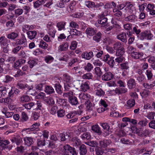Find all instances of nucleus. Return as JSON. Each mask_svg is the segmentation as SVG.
Listing matches in <instances>:
<instances>
[{"mask_svg": "<svg viewBox=\"0 0 155 155\" xmlns=\"http://www.w3.org/2000/svg\"><path fill=\"white\" fill-rule=\"evenodd\" d=\"M85 5L89 8H92L95 7V5L94 3L90 1H86Z\"/></svg>", "mask_w": 155, "mask_h": 155, "instance_id": "obj_39", "label": "nucleus"}, {"mask_svg": "<svg viewBox=\"0 0 155 155\" xmlns=\"http://www.w3.org/2000/svg\"><path fill=\"white\" fill-rule=\"evenodd\" d=\"M8 125L11 126V127L13 128H15L17 127L18 126V124L14 121H8Z\"/></svg>", "mask_w": 155, "mask_h": 155, "instance_id": "obj_45", "label": "nucleus"}, {"mask_svg": "<svg viewBox=\"0 0 155 155\" xmlns=\"http://www.w3.org/2000/svg\"><path fill=\"white\" fill-rule=\"evenodd\" d=\"M116 38L122 42L125 43L127 42V38L125 33L123 32L120 34L117 35Z\"/></svg>", "mask_w": 155, "mask_h": 155, "instance_id": "obj_7", "label": "nucleus"}, {"mask_svg": "<svg viewBox=\"0 0 155 155\" xmlns=\"http://www.w3.org/2000/svg\"><path fill=\"white\" fill-rule=\"evenodd\" d=\"M93 78V75L91 73H87L84 74L82 76V78L83 79H91Z\"/></svg>", "mask_w": 155, "mask_h": 155, "instance_id": "obj_46", "label": "nucleus"}, {"mask_svg": "<svg viewBox=\"0 0 155 155\" xmlns=\"http://www.w3.org/2000/svg\"><path fill=\"white\" fill-rule=\"evenodd\" d=\"M95 74L98 77H100L102 74V72L100 68L99 67H96L94 69Z\"/></svg>", "mask_w": 155, "mask_h": 155, "instance_id": "obj_58", "label": "nucleus"}, {"mask_svg": "<svg viewBox=\"0 0 155 155\" xmlns=\"http://www.w3.org/2000/svg\"><path fill=\"white\" fill-rule=\"evenodd\" d=\"M148 130L146 129L142 131L141 132H139L138 130H137L136 133L140 136L146 137L149 134Z\"/></svg>", "mask_w": 155, "mask_h": 155, "instance_id": "obj_31", "label": "nucleus"}, {"mask_svg": "<svg viewBox=\"0 0 155 155\" xmlns=\"http://www.w3.org/2000/svg\"><path fill=\"white\" fill-rule=\"evenodd\" d=\"M85 105L86 109L87 111H90L93 110L94 108V106L89 101L87 100L85 102Z\"/></svg>", "mask_w": 155, "mask_h": 155, "instance_id": "obj_18", "label": "nucleus"}, {"mask_svg": "<svg viewBox=\"0 0 155 155\" xmlns=\"http://www.w3.org/2000/svg\"><path fill=\"white\" fill-rule=\"evenodd\" d=\"M135 104V101L134 99H130L127 102L125 105V107L127 109H130L134 106Z\"/></svg>", "mask_w": 155, "mask_h": 155, "instance_id": "obj_8", "label": "nucleus"}, {"mask_svg": "<svg viewBox=\"0 0 155 155\" xmlns=\"http://www.w3.org/2000/svg\"><path fill=\"white\" fill-rule=\"evenodd\" d=\"M19 33L14 32H11L7 35V37L8 39L14 40L18 35Z\"/></svg>", "mask_w": 155, "mask_h": 155, "instance_id": "obj_25", "label": "nucleus"}, {"mask_svg": "<svg viewBox=\"0 0 155 155\" xmlns=\"http://www.w3.org/2000/svg\"><path fill=\"white\" fill-rule=\"evenodd\" d=\"M92 130L97 133L99 134H101V133L100 127L97 124L93 126L92 127Z\"/></svg>", "mask_w": 155, "mask_h": 155, "instance_id": "obj_37", "label": "nucleus"}, {"mask_svg": "<svg viewBox=\"0 0 155 155\" xmlns=\"http://www.w3.org/2000/svg\"><path fill=\"white\" fill-rule=\"evenodd\" d=\"M45 102L48 104H53L54 103V101L53 99L51 97H45Z\"/></svg>", "mask_w": 155, "mask_h": 155, "instance_id": "obj_48", "label": "nucleus"}, {"mask_svg": "<svg viewBox=\"0 0 155 155\" xmlns=\"http://www.w3.org/2000/svg\"><path fill=\"white\" fill-rule=\"evenodd\" d=\"M39 124L38 123H36L33 124L30 127L28 128L23 129L22 132L24 134L25 132L26 131L28 130V131H32L36 129H37L39 126Z\"/></svg>", "mask_w": 155, "mask_h": 155, "instance_id": "obj_6", "label": "nucleus"}, {"mask_svg": "<svg viewBox=\"0 0 155 155\" xmlns=\"http://www.w3.org/2000/svg\"><path fill=\"white\" fill-rule=\"evenodd\" d=\"M38 61L37 59H34L33 60H30L28 61V63L30 67L32 68L36 64Z\"/></svg>", "mask_w": 155, "mask_h": 155, "instance_id": "obj_41", "label": "nucleus"}, {"mask_svg": "<svg viewBox=\"0 0 155 155\" xmlns=\"http://www.w3.org/2000/svg\"><path fill=\"white\" fill-rule=\"evenodd\" d=\"M93 68L92 65L90 63H88L84 67V70L88 71H90Z\"/></svg>", "mask_w": 155, "mask_h": 155, "instance_id": "obj_57", "label": "nucleus"}, {"mask_svg": "<svg viewBox=\"0 0 155 155\" xmlns=\"http://www.w3.org/2000/svg\"><path fill=\"white\" fill-rule=\"evenodd\" d=\"M133 8V5L130 2H127L126 3L125 9L126 12L129 13L132 12Z\"/></svg>", "mask_w": 155, "mask_h": 155, "instance_id": "obj_15", "label": "nucleus"}, {"mask_svg": "<svg viewBox=\"0 0 155 155\" xmlns=\"http://www.w3.org/2000/svg\"><path fill=\"white\" fill-rule=\"evenodd\" d=\"M125 52V50L124 46L116 50V56H122Z\"/></svg>", "mask_w": 155, "mask_h": 155, "instance_id": "obj_33", "label": "nucleus"}, {"mask_svg": "<svg viewBox=\"0 0 155 155\" xmlns=\"http://www.w3.org/2000/svg\"><path fill=\"white\" fill-rule=\"evenodd\" d=\"M39 46L42 48L46 49L48 48V45L43 41L41 40L40 41L39 44Z\"/></svg>", "mask_w": 155, "mask_h": 155, "instance_id": "obj_53", "label": "nucleus"}, {"mask_svg": "<svg viewBox=\"0 0 155 155\" xmlns=\"http://www.w3.org/2000/svg\"><path fill=\"white\" fill-rule=\"evenodd\" d=\"M24 140L25 144L29 146L33 144V141L32 138L31 137H26L24 138Z\"/></svg>", "mask_w": 155, "mask_h": 155, "instance_id": "obj_23", "label": "nucleus"}, {"mask_svg": "<svg viewBox=\"0 0 155 155\" xmlns=\"http://www.w3.org/2000/svg\"><path fill=\"white\" fill-rule=\"evenodd\" d=\"M146 74L148 80H150L153 77L152 73V69H149L146 70Z\"/></svg>", "mask_w": 155, "mask_h": 155, "instance_id": "obj_43", "label": "nucleus"}, {"mask_svg": "<svg viewBox=\"0 0 155 155\" xmlns=\"http://www.w3.org/2000/svg\"><path fill=\"white\" fill-rule=\"evenodd\" d=\"M93 51L95 53H97L96 55L97 57L100 58L101 57L103 54V52L102 51H99L98 48H94Z\"/></svg>", "mask_w": 155, "mask_h": 155, "instance_id": "obj_35", "label": "nucleus"}, {"mask_svg": "<svg viewBox=\"0 0 155 155\" xmlns=\"http://www.w3.org/2000/svg\"><path fill=\"white\" fill-rule=\"evenodd\" d=\"M45 91L47 94H50L54 93V89L53 87L49 85L45 86Z\"/></svg>", "mask_w": 155, "mask_h": 155, "instance_id": "obj_21", "label": "nucleus"}, {"mask_svg": "<svg viewBox=\"0 0 155 155\" xmlns=\"http://www.w3.org/2000/svg\"><path fill=\"white\" fill-rule=\"evenodd\" d=\"M72 141L73 143L74 146L78 147L81 145V142L80 140L76 137H74L72 139Z\"/></svg>", "mask_w": 155, "mask_h": 155, "instance_id": "obj_28", "label": "nucleus"}, {"mask_svg": "<svg viewBox=\"0 0 155 155\" xmlns=\"http://www.w3.org/2000/svg\"><path fill=\"white\" fill-rule=\"evenodd\" d=\"M111 143L110 140H104L102 141H100L99 142V145L102 148H105L109 145Z\"/></svg>", "mask_w": 155, "mask_h": 155, "instance_id": "obj_13", "label": "nucleus"}, {"mask_svg": "<svg viewBox=\"0 0 155 155\" xmlns=\"http://www.w3.org/2000/svg\"><path fill=\"white\" fill-rule=\"evenodd\" d=\"M127 85L130 89L134 88L136 85L135 80L133 79H130L127 82Z\"/></svg>", "mask_w": 155, "mask_h": 155, "instance_id": "obj_19", "label": "nucleus"}, {"mask_svg": "<svg viewBox=\"0 0 155 155\" xmlns=\"http://www.w3.org/2000/svg\"><path fill=\"white\" fill-rule=\"evenodd\" d=\"M45 0H37L34 3V7L35 8L39 7L45 3Z\"/></svg>", "mask_w": 155, "mask_h": 155, "instance_id": "obj_26", "label": "nucleus"}, {"mask_svg": "<svg viewBox=\"0 0 155 155\" xmlns=\"http://www.w3.org/2000/svg\"><path fill=\"white\" fill-rule=\"evenodd\" d=\"M54 58L50 55H47L45 57V60L47 63H50L54 60Z\"/></svg>", "mask_w": 155, "mask_h": 155, "instance_id": "obj_49", "label": "nucleus"}, {"mask_svg": "<svg viewBox=\"0 0 155 155\" xmlns=\"http://www.w3.org/2000/svg\"><path fill=\"white\" fill-rule=\"evenodd\" d=\"M10 42V40H8L5 38L2 42V44H1V45L2 47H8L9 43Z\"/></svg>", "mask_w": 155, "mask_h": 155, "instance_id": "obj_47", "label": "nucleus"}, {"mask_svg": "<svg viewBox=\"0 0 155 155\" xmlns=\"http://www.w3.org/2000/svg\"><path fill=\"white\" fill-rule=\"evenodd\" d=\"M93 56V52L92 51H90L89 52H84L81 54L82 58L86 60H90Z\"/></svg>", "mask_w": 155, "mask_h": 155, "instance_id": "obj_5", "label": "nucleus"}, {"mask_svg": "<svg viewBox=\"0 0 155 155\" xmlns=\"http://www.w3.org/2000/svg\"><path fill=\"white\" fill-rule=\"evenodd\" d=\"M89 83L88 82H85L82 84L81 86V89L83 91H86L89 89Z\"/></svg>", "mask_w": 155, "mask_h": 155, "instance_id": "obj_24", "label": "nucleus"}, {"mask_svg": "<svg viewBox=\"0 0 155 155\" xmlns=\"http://www.w3.org/2000/svg\"><path fill=\"white\" fill-rule=\"evenodd\" d=\"M143 53H140L137 52H134L131 54V56L132 58L136 59L139 58L143 56Z\"/></svg>", "mask_w": 155, "mask_h": 155, "instance_id": "obj_27", "label": "nucleus"}, {"mask_svg": "<svg viewBox=\"0 0 155 155\" xmlns=\"http://www.w3.org/2000/svg\"><path fill=\"white\" fill-rule=\"evenodd\" d=\"M30 99L28 96L23 95L20 98V101L22 103L28 102L29 101Z\"/></svg>", "mask_w": 155, "mask_h": 155, "instance_id": "obj_32", "label": "nucleus"}, {"mask_svg": "<svg viewBox=\"0 0 155 155\" xmlns=\"http://www.w3.org/2000/svg\"><path fill=\"white\" fill-rule=\"evenodd\" d=\"M2 78L3 79V81L5 83H8L12 81L13 79V78L11 77L8 75H6L5 76H2Z\"/></svg>", "mask_w": 155, "mask_h": 155, "instance_id": "obj_42", "label": "nucleus"}, {"mask_svg": "<svg viewBox=\"0 0 155 155\" xmlns=\"http://www.w3.org/2000/svg\"><path fill=\"white\" fill-rule=\"evenodd\" d=\"M86 143L89 146L94 147H97V146L98 145V143L97 142L93 141Z\"/></svg>", "mask_w": 155, "mask_h": 155, "instance_id": "obj_61", "label": "nucleus"}, {"mask_svg": "<svg viewBox=\"0 0 155 155\" xmlns=\"http://www.w3.org/2000/svg\"><path fill=\"white\" fill-rule=\"evenodd\" d=\"M95 151L97 155H102L104 153L103 150L99 147H97L95 149Z\"/></svg>", "mask_w": 155, "mask_h": 155, "instance_id": "obj_64", "label": "nucleus"}, {"mask_svg": "<svg viewBox=\"0 0 155 155\" xmlns=\"http://www.w3.org/2000/svg\"><path fill=\"white\" fill-rule=\"evenodd\" d=\"M113 46L114 48L116 50L123 47L124 45L120 42L118 41L115 42Z\"/></svg>", "mask_w": 155, "mask_h": 155, "instance_id": "obj_38", "label": "nucleus"}, {"mask_svg": "<svg viewBox=\"0 0 155 155\" xmlns=\"http://www.w3.org/2000/svg\"><path fill=\"white\" fill-rule=\"evenodd\" d=\"M120 65L122 69L128 70L129 68L128 63L127 62L122 63Z\"/></svg>", "mask_w": 155, "mask_h": 155, "instance_id": "obj_63", "label": "nucleus"}, {"mask_svg": "<svg viewBox=\"0 0 155 155\" xmlns=\"http://www.w3.org/2000/svg\"><path fill=\"white\" fill-rule=\"evenodd\" d=\"M2 113L5 115L6 118L11 117L13 114V112L6 111L5 110V109L2 111Z\"/></svg>", "mask_w": 155, "mask_h": 155, "instance_id": "obj_51", "label": "nucleus"}, {"mask_svg": "<svg viewBox=\"0 0 155 155\" xmlns=\"http://www.w3.org/2000/svg\"><path fill=\"white\" fill-rule=\"evenodd\" d=\"M15 44L17 45H22L26 44L27 42L26 37L24 35H23L21 39H18L15 40Z\"/></svg>", "mask_w": 155, "mask_h": 155, "instance_id": "obj_11", "label": "nucleus"}, {"mask_svg": "<svg viewBox=\"0 0 155 155\" xmlns=\"http://www.w3.org/2000/svg\"><path fill=\"white\" fill-rule=\"evenodd\" d=\"M79 97L81 100H87L90 97V96L88 94L82 93L79 95Z\"/></svg>", "mask_w": 155, "mask_h": 155, "instance_id": "obj_34", "label": "nucleus"}, {"mask_svg": "<svg viewBox=\"0 0 155 155\" xmlns=\"http://www.w3.org/2000/svg\"><path fill=\"white\" fill-rule=\"evenodd\" d=\"M63 96L64 98L68 97L69 102L72 105H76L78 103L77 97L73 95L71 91L64 93Z\"/></svg>", "mask_w": 155, "mask_h": 155, "instance_id": "obj_1", "label": "nucleus"}, {"mask_svg": "<svg viewBox=\"0 0 155 155\" xmlns=\"http://www.w3.org/2000/svg\"><path fill=\"white\" fill-rule=\"evenodd\" d=\"M114 77V75L110 72H107L102 76V78L104 81H108L112 79Z\"/></svg>", "mask_w": 155, "mask_h": 155, "instance_id": "obj_4", "label": "nucleus"}, {"mask_svg": "<svg viewBox=\"0 0 155 155\" xmlns=\"http://www.w3.org/2000/svg\"><path fill=\"white\" fill-rule=\"evenodd\" d=\"M28 37L30 39L34 38L36 35L37 33L35 31H30L27 32Z\"/></svg>", "mask_w": 155, "mask_h": 155, "instance_id": "obj_30", "label": "nucleus"}, {"mask_svg": "<svg viewBox=\"0 0 155 155\" xmlns=\"http://www.w3.org/2000/svg\"><path fill=\"white\" fill-rule=\"evenodd\" d=\"M9 142L7 140H0V146L2 147H8V146H6L9 143Z\"/></svg>", "mask_w": 155, "mask_h": 155, "instance_id": "obj_52", "label": "nucleus"}, {"mask_svg": "<svg viewBox=\"0 0 155 155\" xmlns=\"http://www.w3.org/2000/svg\"><path fill=\"white\" fill-rule=\"evenodd\" d=\"M101 38V33L100 32H98L95 35L93 36V40L98 42L100 40Z\"/></svg>", "mask_w": 155, "mask_h": 155, "instance_id": "obj_50", "label": "nucleus"}, {"mask_svg": "<svg viewBox=\"0 0 155 155\" xmlns=\"http://www.w3.org/2000/svg\"><path fill=\"white\" fill-rule=\"evenodd\" d=\"M67 29L69 34L71 35L78 36L81 34V32L76 29H71L70 28H67Z\"/></svg>", "mask_w": 155, "mask_h": 155, "instance_id": "obj_10", "label": "nucleus"}, {"mask_svg": "<svg viewBox=\"0 0 155 155\" xmlns=\"http://www.w3.org/2000/svg\"><path fill=\"white\" fill-rule=\"evenodd\" d=\"M24 107L25 108L27 109H30L32 107L34 108L35 103L31 102L28 104H25Z\"/></svg>", "mask_w": 155, "mask_h": 155, "instance_id": "obj_59", "label": "nucleus"}, {"mask_svg": "<svg viewBox=\"0 0 155 155\" xmlns=\"http://www.w3.org/2000/svg\"><path fill=\"white\" fill-rule=\"evenodd\" d=\"M155 116V113L154 112H151L148 113L146 115V117L150 120H153Z\"/></svg>", "mask_w": 155, "mask_h": 155, "instance_id": "obj_62", "label": "nucleus"}, {"mask_svg": "<svg viewBox=\"0 0 155 155\" xmlns=\"http://www.w3.org/2000/svg\"><path fill=\"white\" fill-rule=\"evenodd\" d=\"M81 137L83 139H86L88 140L91 138V136L88 132H86L83 133V134L81 135Z\"/></svg>", "mask_w": 155, "mask_h": 155, "instance_id": "obj_54", "label": "nucleus"}, {"mask_svg": "<svg viewBox=\"0 0 155 155\" xmlns=\"http://www.w3.org/2000/svg\"><path fill=\"white\" fill-rule=\"evenodd\" d=\"M101 126L104 130L103 134L104 136H108L111 134L112 131L110 129V127L106 123H100Z\"/></svg>", "mask_w": 155, "mask_h": 155, "instance_id": "obj_3", "label": "nucleus"}, {"mask_svg": "<svg viewBox=\"0 0 155 155\" xmlns=\"http://www.w3.org/2000/svg\"><path fill=\"white\" fill-rule=\"evenodd\" d=\"M47 27L48 34L52 38H54L56 31L54 27V25L51 22H49L47 25Z\"/></svg>", "mask_w": 155, "mask_h": 155, "instance_id": "obj_2", "label": "nucleus"}, {"mask_svg": "<svg viewBox=\"0 0 155 155\" xmlns=\"http://www.w3.org/2000/svg\"><path fill=\"white\" fill-rule=\"evenodd\" d=\"M34 108L37 110H39L43 112L44 110V109L43 107L41 101H36L35 103Z\"/></svg>", "mask_w": 155, "mask_h": 155, "instance_id": "obj_12", "label": "nucleus"}, {"mask_svg": "<svg viewBox=\"0 0 155 155\" xmlns=\"http://www.w3.org/2000/svg\"><path fill=\"white\" fill-rule=\"evenodd\" d=\"M97 32L96 29L92 28H87L85 31L86 33L89 36H92Z\"/></svg>", "mask_w": 155, "mask_h": 155, "instance_id": "obj_14", "label": "nucleus"}, {"mask_svg": "<svg viewBox=\"0 0 155 155\" xmlns=\"http://www.w3.org/2000/svg\"><path fill=\"white\" fill-rule=\"evenodd\" d=\"M143 85L145 88L147 89H150L155 85V82H152L150 84L147 83H144Z\"/></svg>", "mask_w": 155, "mask_h": 155, "instance_id": "obj_44", "label": "nucleus"}, {"mask_svg": "<svg viewBox=\"0 0 155 155\" xmlns=\"http://www.w3.org/2000/svg\"><path fill=\"white\" fill-rule=\"evenodd\" d=\"M95 92L96 95L99 97L103 96L104 94V92L101 89H97Z\"/></svg>", "mask_w": 155, "mask_h": 155, "instance_id": "obj_56", "label": "nucleus"}, {"mask_svg": "<svg viewBox=\"0 0 155 155\" xmlns=\"http://www.w3.org/2000/svg\"><path fill=\"white\" fill-rule=\"evenodd\" d=\"M45 94L43 92H41L36 96V98L37 99H43L45 98Z\"/></svg>", "mask_w": 155, "mask_h": 155, "instance_id": "obj_60", "label": "nucleus"}, {"mask_svg": "<svg viewBox=\"0 0 155 155\" xmlns=\"http://www.w3.org/2000/svg\"><path fill=\"white\" fill-rule=\"evenodd\" d=\"M137 47L141 49L145 50L148 48V43H145L143 44H137Z\"/></svg>", "mask_w": 155, "mask_h": 155, "instance_id": "obj_40", "label": "nucleus"}, {"mask_svg": "<svg viewBox=\"0 0 155 155\" xmlns=\"http://www.w3.org/2000/svg\"><path fill=\"white\" fill-rule=\"evenodd\" d=\"M150 94V91L147 90H144L142 92H140L141 96L142 97H146Z\"/></svg>", "mask_w": 155, "mask_h": 155, "instance_id": "obj_55", "label": "nucleus"}, {"mask_svg": "<svg viewBox=\"0 0 155 155\" xmlns=\"http://www.w3.org/2000/svg\"><path fill=\"white\" fill-rule=\"evenodd\" d=\"M74 55V53L73 52L69 51L64 56L61 60L66 61L69 58L72 57Z\"/></svg>", "mask_w": 155, "mask_h": 155, "instance_id": "obj_17", "label": "nucleus"}, {"mask_svg": "<svg viewBox=\"0 0 155 155\" xmlns=\"http://www.w3.org/2000/svg\"><path fill=\"white\" fill-rule=\"evenodd\" d=\"M69 45L68 43H66L60 45L58 48L59 51H66L68 48Z\"/></svg>", "mask_w": 155, "mask_h": 155, "instance_id": "obj_22", "label": "nucleus"}, {"mask_svg": "<svg viewBox=\"0 0 155 155\" xmlns=\"http://www.w3.org/2000/svg\"><path fill=\"white\" fill-rule=\"evenodd\" d=\"M61 140V141H64L69 139L70 136V133L68 132L63 133L60 134Z\"/></svg>", "mask_w": 155, "mask_h": 155, "instance_id": "obj_20", "label": "nucleus"}, {"mask_svg": "<svg viewBox=\"0 0 155 155\" xmlns=\"http://www.w3.org/2000/svg\"><path fill=\"white\" fill-rule=\"evenodd\" d=\"M132 33L130 32H129L127 33V35L129 37L128 39V43L130 44L132 43L134 40L135 38L134 36L132 35Z\"/></svg>", "mask_w": 155, "mask_h": 155, "instance_id": "obj_36", "label": "nucleus"}, {"mask_svg": "<svg viewBox=\"0 0 155 155\" xmlns=\"http://www.w3.org/2000/svg\"><path fill=\"white\" fill-rule=\"evenodd\" d=\"M102 16H99L100 19L98 21V23L102 26H105L107 25V19L104 17H101Z\"/></svg>", "mask_w": 155, "mask_h": 155, "instance_id": "obj_16", "label": "nucleus"}, {"mask_svg": "<svg viewBox=\"0 0 155 155\" xmlns=\"http://www.w3.org/2000/svg\"><path fill=\"white\" fill-rule=\"evenodd\" d=\"M80 153L81 155H84L87 152L86 146L84 144H82L80 146L79 148Z\"/></svg>", "mask_w": 155, "mask_h": 155, "instance_id": "obj_29", "label": "nucleus"}, {"mask_svg": "<svg viewBox=\"0 0 155 155\" xmlns=\"http://www.w3.org/2000/svg\"><path fill=\"white\" fill-rule=\"evenodd\" d=\"M66 22L64 21H61L58 23L57 24L56 26L58 28V30H64L65 29V26L66 25Z\"/></svg>", "mask_w": 155, "mask_h": 155, "instance_id": "obj_9", "label": "nucleus"}]
</instances>
